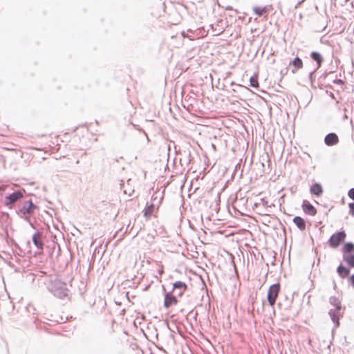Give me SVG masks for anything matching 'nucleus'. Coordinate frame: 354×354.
Here are the masks:
<instances>
[{
	"instance_id": "nucleus-1",
	"label": "nucleus",
	"mask_w": 354,
	"mask_h": 354,
	"mask_svg": "<svg viewBox=\"0 0 354 354\" xmlns=\"http://www.w3.org/2000/svg\"><path fill=\"white\" fill-rule=\"evenodd\" d=\"M48 289L59 299H63L68 296V290L66 288V285L60 280H51L48 285Z\"/></svg>"
},
{
	"instance_id": "nucleus-2",
	"label": "nucleus",
	"mask_w": 354,
	"mask_h": 354,
	"mask_svg": "<svg viewBox=\"0 0 354 354\" xmlns=\"http://www.w3.org/2000/svg\"><path fill=\"white\" fill-rule=\"evenodd\" d=\"M329 302L335 307V309H330L328 312V315L333 322L335 324V328H337L339 325V311L342 308L341 301L336 297L332 296L329 298Z\"/></svg>"
},
{
	"instance_id": "nucleus-3",
	"label": "nucleus",
	"mask_w": 354,
	"mask_h": 354,
	"mask_svg": "<svg viewBox=\"0 0 354 354\" xmlns=\"http://www.w3.org/2000/svg\"><path fill=\"white\" fill-rule=\"evenodd\" d=\"M36 208L37 206L33 204L31 200L26 201L23 203L22 205L18 208L17 214L21 218L28 221L29 216L33 213Z\"/></svg>"
},
{
	"instance_id": "nucleus-4",
	"label": "nucleus",
	"mask_w": 354,
	"mask_h": 354,
	"mask_svg": "<svg viewBox=\"0 0 354 354\" xmlns=\"http://www.w3.org/2000/svg\"><path fill=\"white\" fill-rule=\"evenodd\" d=\"M280 290V286L279 283L272 284L268 292L267 299L269 304L273 306L276 302V299Z\"/></svg>"
},
{
	"instance_id": "nucleus-5",
	"label": "nucleus",
	"mask_w": 354,
	"mask_h": 354,
	"mask_svg": "<svg viewBox=\"0 0 354 354\" xmlns=\"http://www.w3.org/2000/svg\"><path fill=\"white\" fill-rule=\"evenodd\" d=\"M346 234L344 231L333 234L329 239V245L332 248H337L344 240Z\"/></svg>"
},
{
	"instance_id": "nucleus-6",
	"label": "nucleus",
	"mask_w": 354,
	"mask_h": 354,
	"mask_svg": "<svg viewBox=\"0 0 354 354\" xmlns=\"http://www.w3.org/2000/svg\"><path fill=\"white\" fill-rule=\"evenodd\" d=\"M272 10L271 5L264 6H254L252 8L253 13L259 17H263L266 18L268 13Z\"/></svg>"
},
{
	"instance_id": "nucleus-7",
	"label": "nucleus",
	"mask_w": 354,
	"mask_h": 354,
	"mask_svg": "<svg viewBox=\"0 0 354 354\" xmlns=\"http://www.w3.org/2000/svg\"><path fill=\"white\" fill-rule=\"evenodd\" d=\"M187 289V286L185 283L178 281L174 283L172 291L178 297H182L184 292Z\"/></svg>"
},
{
	"instance_id": "nucleus-8",
	"label": "nucleus",
	"mask_w": 354,
	"mask_h": 354,
	"mask_svg": "<svg viewBox=\"0 0 354 354\" xmlns=\"http://www.w3.org/2000/svg\"><path fill=\"white\" fill-rule=\"evenodd\" d=\"M23 198V193L20 191L15 192L8 196H6L4 204L6 206H8L12 203H15L17 201L20 200Z\"/></svg>"
},
{
	"instance_id": "nucleus-9",
	"label": "nucleus",
	"mask_w": 354,
	"mask_h": 354,
	"mask_svg": "<svg viewBox=\"0 0 354 354\" xmlns=\"http://www.w3.org/2000/svg\"><path fill=\"white\" fill-rule=\"evenodd\" d=\"M177 304L178 299H176V295H173L171 292H167L165 295L164 307L165 308H169L170 306L176 305Z\"/></svg>"
},
{
	"instance_id": "nucleus-10",
	"label": "nucleus",
	"mask_w": 354,
	"mask_h": 354,
	"mask_svg": "<svg viewBox=\"0 0 354 354\" xmlns=\"http://www.w3.org/2000/svg\"><path fill=\"white\" fill-rule=\"evenodd\" d=\"M215 35H219L225 30V23L223 19H218L215 24L211 25Z\"/></svg>"
},
{
	"instance_id": "nucleus-11",
	"label": "nucleus",
	"mask_w": 354,
	"mask_h": 354,
	"mask_svg": "<svg viewBox=\"0 0 354 354\" xmlns=\"http://www.w3.org/2000/svg\"><path fill=\"white\" fill-rule=\"evenodd\" d=\"M162 198L163 196H161V197L158 199L157 204L152 203L148 205L144 210V216L147 218L151 217L154 212V209L158 208L159 205L161 203Z\"/></svg>"
},
{
	"instance_id": "nucleus-12",
	"label": "nucleus",
	"mask_w": 354,
	"mask_h": 354,
	"mask_svg": "<svg viewBox=\"0 0 354 354\" xmlns=\"http://www.w3.org/2000/svg\"><path fill=\"white\" fill-rule=\"evenodd\" d=\"M339 138L335 133H330L325 136L324 142L327 146H333L337 144Z\"/></svg>"
},
{
	"instance_id": "nucleus-13",
	"label": "nucleus",
	"mask_w": 354,
	"mask_h": 354,
	"mask_svg": "<svg viewBox=\"0 0 354 354\" xmlns=\"http://www.w3.org/2000/svg\"><path fill=\"white\" fill-rule=\"evenodd\" d=\"M301 207L304 212L308 215L315 216L317 214L315 207L308 201H304Z\"/></svg>"
},
{
	"instance_id": "nucleus-14",
	"label": "nucleus",
	"mask_w": 354,
	"mask_h": 354,
	"mask_svg": "<svg viewBox=\"0 0 354 354\" xmlns=\"http://www.w3.org/2000/svg\"><path fill=\"white\" fill-rule=\"evenodd\" d=\"M32 242L37 249L43 250L42 233L40 232H35L32 235Z\"/></svg>"
},
{
	"instance_id": "nucleus-15",
	"label": "nucleus",
	"mask_w": 354,
	"mask_h": 354,
	"mask_svg": "<svg viewBox=\"0 0 354 354\" xmlns=\"http://www.w3.org/2000/svg\"><path fill=\"white\" fill-rule=\"evenodd\" d=\"M290 65L292 66V73H295L299 69L302 68L303 62L302 60L296 57L292 62H290Z\"/></svg>"
},
{
	"instance_id": "nucleus-16",
	"label": "nucleus",
	"mask_w": 354,
	"mask_h": 354,
	"mask_svg": "<svg viewBox=\"0 0 354 354\" xmlns=\"http://www.w3.org/2000/svg\"><path fill=\"white\" fill-rule=\"evenodd\" d=\"M293 223L301 231L306 229V221L300 216H295L293 218Z\"/></svg>"
},
{
	"instance_id": "nucleus-17",
	"label": "nucleus",
	"mask_w": 354,
	"mask_h": 354,
	"mask_svg": "<svg viewBox=\"0 0 354 354\" xmlns=\"http://www.w3.org/2000/svg\"><path fill=\"white\" fill-rule=\"evenodd\" d=\"M310 57L314 61L316 62V63L317 64V68H319L321 66V65H322V62L324 61L323 57L321 55V54L319 53H318V52L313 51V52H312L310 53Z\"/></svg>"
},
{
	"instance_id": "nucleus-18",
	"label": "nucleus",
	"mask_w": 354,
	"mask_h": 354,
	"mask_svg": "<svg viewBox=\"0 0 354 354\" xmlns=\"http://www.w3.org/2000/svg\"><path fill=\"white\" fill-rule=\"evenodd\" d=\"M310 192L317 196H319L323 193L322 185L319 183L313 184L310 187Z\"/></svg>"
},
{
	"instance_id": "nucleus-19",
	"label": "nucleus",
	"mask_w": 354,
	"mask_h": 354,
	"mask_svg": "<svg viewBox=\"0 0 354 354\" xmlns=\"http://www.w3.org/2000/svg\"><path fill=\"white\" fill-rule=\"evenodd\" d=\"M344 260L349 265L350 267H354V252L349 254H343Z\"/></svg>"
},
{
	"instance_id": "nucleus-20",
	"label": "nucleus",
	"mask_w": 354,
	"mask_h": 354,
	"mask_svg": "<svg viewBox=\"0 0 354 354\" xmlns=\"http://www.w3.org/2000/svg\"><path fill=\"white\" fill-rule=\"evenodd\" d=\"M337 272L342 278H345L349 274V270L342 265L337 267Z\"/></svg>"
},
{
	"instance_id": "nucleus-21",
	"label": "nucleus",
	"mask_w": 354,
	"mask_h": 354,
	"mask_svg": "<svg viewBox=\"0 0 354 354\" xmlns=\"http://www.w3.org/2000/svg\"><path fill=\"white\" fill-rule=\"evenodd\" d=\"M354 252V244L346 243L343 248V254H349Z\"/></svg>"
},
{
	"instance_id": "nucleus-22",
	"label": "nucleus",
	"mask_w": 354,
	"mask_h": 354,
	"mask_svg": "<svg viewBox=\"0 0 354 354\" xmlns=\"http://www.w3.org/2000/svg\"><path fill=\"white\" fill-rule=\"evenodd\" d=\"M250 86L252 87H257L258 85H259V83H258V81H257V79L254 77H252L250 80Z\"/></svg>"
},
{
	"instance_id": "nucleus-23",
	"label": "nucleus",
	"mask_w": 354,
	"mask_h": 354,
	"mask_svg": "<svg viewBox=\"0 0 354 354\" xmlns=\"http://www.w3.org/2000/svg\"><path fill=\"white\" fill-rule=\"evenodd\" d=\"M349 207V214L354 216V203H350L348 204Z\"/></svg>"
},
{
	"instance_id": "nucleus-24",
	"label": "nucleus",
	"mask_w": 354,
	"mask_h": 354,
	"mask_svg": "<svg viewBox=\"0 0 354 354\" xmlns=\"http://www.w3.org/2000/svg\"><path fill=\"white\" fill-rule=\"evenodd\" d=\"M348 196L351 199L354 201V187L348 190Z\"/></svg>"
},
{
	"instance_id": "nucleus-25",
	"label": "nucleus",
	"mask_w": 354,
	"mask_h": 354,
	"mask_svg": "<svg viewBox=\"0 0 354 354\" xmlns=\"http://www.w3.org/2000/svg\"><path fill=\"white\" fill-rule=\"evenodd\" d=\"M161 196L158 197L157 195L156 194H153L151 197V201H152V203H158V199L160 198Z\"/></svg>"
},
{
	"instance_id": "nucleus-26",
	"label": "nucleus",
	"mask_w": 354,
	"mask_h": 354,
	"mask_svg": "<svg viewBox=\"0 0 354 354\" xmlns=\"http://www.w3.org/2000/svg\"><path fill=\"white\" fill-rule=\"evenodd\" d=\"M335 84H342L344 82L342 80L337 79L333 81Z\"/></svg>"
},
{
	"instance_id": "nucleus-27",
	"label": "nucleus",
	"mask_w": 354,
	"mask_h": 354,
	"mask_svg": "<svg viewBox=\"0 0 354 354\" xmlns=\"http://www.w3.org/2000/svg\"><path fill=\"white\" fill-rule=\"evenodd\" d=\"M349 281L351 283V285L353 286V288H354V274H353L352 276H351L350 279H349Z\"/></svg>"
},
{
	"instance_id": "nucleus-28",
	"label": "nucleus",
	"mask_w": 354,
	"mask_h": 354,
	"mask_svg": "<svg viewBox=\"0 0 354 354\" xmlns=\"http://www.w3.org/2000/svg\"><path fill=\"white\" fill-rule=\"evenodd\" d=\"M302 1H304V0H301V1L299 3V4H300Z\"/></svg>"
},
{
	"instance_id": "nucleus-29",
	"label": "nucleus",
	"mask_w": 354,
	"mask_h": 354,
	"mask_svg": "<svg viewBox=\"0 0 354 354\" xmlns=\"http://www.w3.org/2000/svg\"><path fill=\"white\" fill-rule=\"evenodd\" d=\"M150 354H154V353H151Z\"/></svg>"
}]
</instances>
